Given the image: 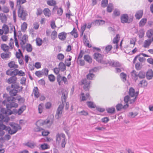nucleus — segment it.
Here are the masks:
<instances>
[{"label": "nucleus", "instance_id": "21", "mask_svg": "<svg viewBox=\"0 0 153 153\" xmlns=\"http://www.w3.org/2000/svg\"><path fill=\"white\" fill-rule=\"evenodd\" d=\"M26 109V106L25 105H22L18 110V115H20Z\"/></svg>", "mask_w": 153, "mask_h": 153}, {"label": "nucleus", "instance_id": "25", "mask_svg": "<svg viewBox=\"0 0 153 153\" xmlns=\"http://www.w3.org/2000/svg\"><path fill=\"white\" fill-rule=\"evenodd\" d=\"M69 58L68 59H67L65 60V63L66 64V65L68 67H70L71 65V61L72 59V57L69 55Z\"/></svg>", "mask_w": 153, "mask_h": 153}, {"label": "nucleus", "instance_id": "58", "mask_svg": "<svg viewBox=\"0 0 153 153\" xmlns=\"http://www.w3.org/2000/svg\"><path fill=\"white\" fill-rule=\"evenodd\" d=\"M1 56L3 59L5 58H10L9 54H8L7 53H2L1 54Z\"/></svg>", "mask_w": 153, "mask_h": 153}, {"label": "nucleus", "instance_id": "18", "mask_svg": "<svg viewBox=\"0 0 153 153\" xmlns=\"http://www.w3.org/2000/svg\"><path fill=\"white\" fill-rule=\"evenodd\" d=\"M67 95L68 92L66 91H65L64 92L62 93V96L61 97V100L62 103H63L64 102H65Z\"/></svg>", "mask_w": 153, "mask_h": 153}, {"label": "nucleus", "instance_id": "24", "mask_svg": "<svg viewBox=\"0 0 153 153\" xmlns=\"http://www.w3.org/2000/svg\"><path fill=\"white\" fill-rule=\"evenodd\" d=\"M69 33L72 35H74V37L75 38H77L78 36V34L75 27L74 28L73 30Z\"/></svg>", "mask_w": 153, "mask_h": 153}, {"label": "nucleus", "instance_id": "34", "mask_svg": "<svg viewBox=\"0 0 153 153\" xmlns=\"http://www.w3.org/2000/svg\"><path fill=\"white\" fill-rule=\"evenodd\" d=\"M47 3L48 5L50 6H54L56 4V1L54 0H48Z\"/></svg>", "mask_w": 153, "mask_h": 153}, {"label": "nucleus", "instance_id": "42", "mask_svg": "<svg viewBox=\"0 0 153 153\" xmlns=\"http://www.w3.org/2000/svg\"><path fill=\"white\" fill-rule=\"evenodd\" d=\"M17 69H15L13 71H11L10 72V74H8L10 75V76H14V77L17 78L16 77V76L17 75L16 74V73L17 72Z\"/></svg>", "mask_w": 153, "mask_h": 153}, {"label": "nucleus", "instance_id": "48", "mask_svg": "<svg viewBox=\"0 0 153 153\" xmlns=\"http://www.w3.org/2000/svg\"><path fill=\"white\" fill-rule=\"evenodd\" d=\"M16 36V32L15 31H14V41L15 43L16 46L18 48H19V45L18 44V40L17 39Z\"/></svg>", "mask_w": 153, "mask_h": 153}, {"label": "nucleus", "instance_id": "14", "mask_svg": "<svg viewBox=\"0 0 153 153\" xmlns=\"http://www.w3.org/2000/svg\"><path fill=\"white\" fill-rule=\"evenodd\" d=\"M66 66H67L66 64H65L63 62H61L58 65V68L61 71H64L66 69Z\"/></svg>", "mask_w": 153, "mask_h": 153}, {"label": "nucleus", "instance_id": "13", "mask_svg": "<svg viewBox=\"0 0 153 153\" xmlns=\"http://www.w3.org/2000/svg\"><path fill=\"white\" fill-rule=\"evenodd\" d=\"M17 79V78H16L14 77V76H11L8 79L7 82L9 84H15L16 83Z\"/></svg>", "mask_w": 153, "mask_h": 153}, {"label": "nucleus", "instance_id": "39", "mask_svg": "<svg viewBox=\"0 0 153 153\" xmlns=\"http://www.w3.org/2000/svg\"><path fill=\"white\" fill-rule=\"evenodd\" d=\"M2 29L5 31V34H6L8 33L9 31V28L7 25L4 24L2 27Z\"/></svg>", "mask_w": 153, "mask_h": 153}, {"label": "nucleus", "instance_id": "28", "mask_svg": "<svg viewBox=\"0 0 153 153\" xmlns=\"http://www.w3.org/2000/svg\"><path fill=\"white\" fill-rule=\"evenodd\" d=\"M106 111L108 113L111 114H114L115 112V108L114 107L108 108L106 109Z\"/></svg>", "mask_w": 153, "mask_h": 153}, {"label": "nucleus", "instance_id": "35", "mask_svg": "<svg viewBox=\"0 0 153 153\" xmlns=\"http://www.w3.org/2000/svg\"><path fill=\"white\" fill-rule=\"evenodd\" d=\"M136 95L135 96V97L134 98L132 99H131L130 98V99L129 100V104H133L136 101V99L137 98V96L139 94V91H137L136 92Z\"/></svg>", "mask_w": 153, "mask_h": 153}, {"label": "nucleus", "instance_id": "44", "mask_svg": "<svg viewBox=\"0 0 153 153\" xmlns=\"http://www.w3.org/2000/svg\"><path fill=\"white\" fill-rule=\"evenodd\" d=\"M152 42V41H151V39L146 40L145 41L144 47V48H146L148 46H149Z\"/></svg>", "mask_w": 153, "mask_h": 153}, {"label": "nucleus", "instance_id": "37", "mask_svg": "<svg viewBox=\"0 0 153 153\" xmlns=\"http://www.w3.org/2000/svg\"><path fill=\"white\" fill-rule=\"evenodd\" d=\"M50 11L49 9L48 8H45L43 10V13L44 15L46 16H48L49 17L50 16L51 13H50Z\"/></svg>", "mask_w": 153, "mask_h": 153}, {"label": "nucleus", "instance_id": "26", "mask_svg": "<svg viewBox=\"0 0 153 153\" xmlns=\"http://www.w3.org/2000/svg\"><path fill=\"white\" fill-rule=\"evenodd\" d=\"M1 49L5 52H7L9 49V47L6 44H2L1 45Z\"/></svg>", "mask_w": 153, "mask_h": 153}, {"label": "nucleus", "instance_id": "57", "mask_svg": "<svg viewBox=\"0 0 153 153\" xmlns=\"http://www.w3.org/2000/svg\"><path fill=\"white\" fill-rule=\"evenodd\" d=\"M108 4V0H102L101 1V6L103 7L107 6Z\"/></svg>", "mask_w": 153, "mask_h": 153}, {"label": "nucleus", "instance_id": "6", "mask_svg": "<svg viewBox=\"0 0 153 153\" xmlns=\"http://www.w3.org/2000/svg\"><path fill=\"white\" fill-rule=\"evenodd\" d=\"M3 97H5L6 99L4 100L2 102V104L4 105H5V104L7 102H10V101L15 102L16 100H17V97H15L14 96H8L7 94H4L3 95Z\"/></svg>", "mask_w": 153, "mask_h": 153}, {"label": "nucleus", "instance_id": "49", "mask_svg": "<svg viewBox=\"0 0 153 153\" xmlns=\"http://www.w3.org/2000/svg\"><path fill=\"white\" fill-rule=\"evenodd\" d=\"M131 75L134 78V79L135 82L138 79V76H136L135 75H137V72L134 70H133L131 73Z\"/></svg>", "mask_w": 153, "mask_h": 153}, {"label": "nucleus", "instance_id": "60", "mask_svg": "<svg viewBox=\"0 0 153 153\" xmlns=\"http://www.w3.org/2000/svg\"><path fill=\"white\" fill-rule=\"evenodd\" d=\"M57 58L59 60L62 61L64 58V56L62 53H59L57 55Z\"/></svg>", "mask_w": 153, "mask_h": 153}, {"label": "nucleus", "instance_id": "23", "mask_svg": "<svg viewBox=\"0 0 153 153\" xmlns=\"http://www.w3.org/2000/svg\"><path fill=\"white\" fill-rule=\"evenodd\" d=\"M84 59L88 62L91 63L92 62V59L88 55H85L84 56Z\"/></svg>", "mask_w": 153, "mask_h": 153}, {"label": "nucleus", "instance_id": "59", "mask_svg": "<svg viewBox=\"0 0 153 153\" xmlns=\"http://www.w3.org/2000/svg\"><path fill=\"white\" fill-rule=\"evenodd\" d=\"M16 74L20 76H24L25 75V73L22 70H19L17 69V72L16 73Z\"/></svg>", "mask_w": 153, "mask_h": 153}, {"label": "nucleus", "instance_id": "46", "mask_svg": "<svg viewBox=\"0 0 153 153\" xmlns=\"http://www.w3.org/2000/svg\"><path fill=\"white\" fill-rule=\"evenodd\" d=\"M95 76V75L91 72H89L86 76L87 78L89 80H91Z\"/></svg>", "mask_w": 153, "mask_h": 153}, {"label": "nucleus", "instance_id": "62", "mask_svg": "<svg viewBox=\"0 0 153 153\" xmlns=\"http://www.w3.org/2000/svg\"><path fill=\"white\" fill-rule=\"evenodd\" d=\"M43 104L41 103L39 104L38 106L39 112L40 114H41L42 112V110L43 109Z\"/></svg>", "mask_w": 153, "mask_h": 153}, {"label": "nucleus", "instance_id": "10", "mask_svg": "<svg viewBox=\"0 0 153 153\" xmlns=\"http://www.w3.org/2000/svg\"><path fill=\"white\" fill-rule=\"evenodd\" d=\"M105 23V22L104 20L97 19L91 22L93 25H96L97 24L99 25H102L103 24H104Z\"/></svg>", "mask_w": 153, "mask_h": 153}, {"label": "nucleus", "instance_id": "29", "mask_svg": "<svg viewBox=\"0 0 153 153\" xmlns=\"http://www.w3.org/2000/svg\"><path fill=\"white\" fill-rule=\"evenodd\" d=\"M147 21V19L145 18L142 19L139 23V27H143Z\"/></svg>", "mask_w": 153, "mask_h": 153}, {"label": "nucleus", "instance_id": "3", "mask_svg": "<svg viewBox=\"0 0 153 153\" xmlns=\"http://www.w3.org/2000/svg\"><path fill=\"white\" fill-rule=\"evenodd\" d=\"M28 14L27 11L24 10V8L23 7L20 6L19 7L18 10V16L21 18L22 20L25 21L26 20V17Z\"/></svg>", "mask_w": 153, "mask_h": 153}, {"label": "nucleus", "instance_id": "32", "mask_svg": "<svg viewBox=\"0 0 153 153\" xmlns=\"http://www.w3.org/2000/svg\"><path fill=\"white\" fill-rule=\"evenodd\" d=\"M114 8L113 4L112 3H109L107 7V11L109 13H111L112 11Z\"/></svg>", "mask_w": 153, "mask_h": 153}, {"label": "nucleus", "instance_id": "50", "mask_svg": "<svg viewBox=\"0 0 153 153\" xmlns=\"http://www.w3.org/2000/svg\"><path fill=\"white\" fill-rule=\"evenodd\" d=\"M19 53L17 52L16 54V56L17 58L19 59L21 57V56H23V54L22 53L21 50L20 49H18Z\"/></svg>", "mask_w": 153, "mask_h": 153}, {"label": "nucleus", "instance_id": "7", "mask_svg": "<svg viewBox=\"0 0 153 153\" xmlns=\"http://www.w3.org/2000/svg\"><path fill=\"white\" fill-rule=\"evenodd\" d=\"M91 82V81H88L85 78L82 79L81 85H84L83 86V89L86 91H88L90 88V84Z\"/></svg>", "mask_w": 153, "mask_h": 153}, {"label": "nucleus", "instance_id": "41", "mask_svg": "<svg viewBox=\"0 0 153 153\" xmlns=\"http://www.w3.org/2000/svg\"><path fill=\"white\" fill-rule=\"evenodd\" d=\"M27 28V24L25 22H24L21 25V30L25 32Z\"/></svg>", "mask_w": 153, "mask_h": 153}, {"label": "nucleus", "instance_id": "51", "mask_svg": "<svg viewBox=\"0 0 153 153\" xmlns=\"http://www.w3.org/2000/svg\"><path fill=\"white\" fill-rule=\"evenodd\" d=\"M10 89L11 88H13V89H18L20 87L19 85V84H12L11 85V86H10Z\"/></svg>", "mask_w": 153, "mask_h": 153}, {"label": "nucleus", "instance_id": "36", "mask_svg": "<svg viewBox=\"0 0 153 153\" xmlns=\"http://www.w3.org/2000/svg\"><path fill=\"white\" fill-rule=\"evenodd\" d=\"M25 47L27 51L28 52H31L32 50V47L31 45L28 43L26 45Z\"/></svg>", "mask_w": 153, "mask_h": 153}, {"label": "nucleus", "instance_id": "55", "mask_svg": "<svg viewBox=\"0 0 153 153\" xmlns=\"http://www.w3.org/2000/svg\"><path fill=\"white\" fill-rule=\"evenodd\" d=\"M62 112V110L59 109L58 110V109H57L56 114V117H57V119H59V117L61 116Z\"/></svg>", "mask_w": 153, "mask_h": 153}, {"label": "nucleus", "instance_id": "12", "mask_svg": "<svg viewBox=\"0 0 153 153\" xmlns=\"http://www.w3.org/2000/svg\"><path fill=\"white\" fill-rule=\"evenodd\" d=\"M67 37V33L65 32L59 33L58 35V38L62 41L64 40Z\"/></svg>", "mask_w": 153, "mask_h": 153}, {"label": "nucleus", "instance_id": "40", "mask_svg": "<svg viewBox=\"0 0 153 153\" xmlns=\"http://www.w3.org/2000/svg\"><path fill=\"white\" fill-rule=\"evenodd\" d=\"M36 43L37 46H40L42 43V40L39 38H37L36 40Z\"/></svg>", "mask_w": 153, "mask_h": 153}, {"label": "nucleus", "instance_id": "56", "mask_svg": "<svg viewBox=\"0 0 153 153\" xmlns=\"http://www.w3.org/2000/svg\"><path fill=\"white\" fill-rule=\"evenodd\" d=\"M120 76L121 78L123 79V81H126V75L124 72H122L120 74Z\"/></svg>", "mask_w": 153, "mask_h": 153}, {"label": "nucleus", "instance_id": "33", "mask_svg": "<svg viewBox=\"0 0 153 153\" xmlns=\"http://www.w3.org/2000/svg\"><path fill=\"white\" fill-rule=\"evenodd\" d=\"M57 33L55 30L53 31L51 35V39L53 40H54L57 37Z\"/></svg>", "mask_w": 153, "mask_h": 153}, {"label": "nucleus", "instance_id": "8", "mask_svg": "<svg viewBox=\"0 0 153 153\" xmlns=\"http://www.w3.org/2000/svg\"><path fill=\"white\" fill-rule=\"evenodd\" d=\"M8 103H6L5 105L8 106L9 109H11L12 108H17L18 106V104L15 102L10 101L7 102Z\"/></svg>", "mask_w": 153, "mask_h": 153}, {"label": "nucleus", "instance_id": "45", "mask_svg": "<svg viewBox=\"0 0 153 153\" xmlns=\"http://www.w3.org/2000/svg\"><path fill=\"white\" fill-rule=\"evenodd\" d=\"M36 125L37 126V127L35 128H34V131L36 132H38L40 131L41 130H45V129L42 128H41L36 123H35Z\"/></svg>", "mask_w": 153, "mask_h": 153}, {"label": "nucleus", "instance_id": "52", "mask_svg": "<svg viewBox=\"0 0 153 153\" xmlns=\"http://www.w3.org/2000/svg\"><path fill=\"white\" fill-rule=\"evenodd\" d=\"M27 2L26 0H17V5L20 7L21 6V4H23Z\"/></svg>", "mask_w": 153, "mask_h": 153}, {"label": "nucleus", "instance_id": "1", "mask_svg": "<svg viewBox=\"0 0 153 153\" xmlns=\"http://www.w3.org/2000/svg\"><path fill=\"white\" fill-rule=\"evenodd\" d=\"M6 105V109L5 108H2V105H0L1 113L0 114V125L3 124L4 122L7 123L10 120V118L8 115L9 109L8 106Z\"/></svg>", "mask_w": 153, "mask_h": 153}, {"label": "nucleus", "instance_id": "19", "mask_svg": "<svg viewBox=\"0 0 153 153\" xmlns=\"http://www.w3.org/2000/svg\"><path fill=\"white\" fill-rule=\"evenodd\" d=\"M6 90L7 92H9L10 96H16V94H14L15 92V91H13L14 90V89H10V86H8L6 87Z\"/></svg>", "mask_w": 153, "mask_h": 153}, {"label": "nucleus", "instance_id": "54", "mask_svg": "<svg viewBox=\"0 0 153 153\" xmlns=\"http://www.w3.org/2000/svg\"><path fill=\"white\" fill-rule=\"evenodd\" d=\"M48 77L49 81L51 82H53L55 80V77L53 74L49 75Z\"/></svg>", "mask_w": 153, "mask_h": 153}, {"label": "nucleus", "instance_id": "47", "mask_svg": "<svg viewBox=\"0 0 153 153\" xmlns=\"http://www.w3.org/2000/svg\"><path fill=\"white\" fill-rule=\"evenodd\" d=\"M40 147L42 150H44L49 149L50 146L47 144L44 143L41 145Z\"/></svg>", "mask_w": 153, "mask_h": 153}, {"label": "nucleus", "instance_id": "64", "mask_svg": "<svg viewBox=\"0 0 153 153\" xmlns=\"http://www.w3.org/2000/svg\"><path fill=\"white\" fill-rule=\"evenodd\" d=\"M19 104L24 103L25 102V99L24 97L19 98L17 99Z\"/></svg>", "mask_w": 153, "mask_h": 153}, {"label": "nucleus", "instance_id": "31", "mask_svg": "<svg viewBox=\"0 0 153 153\" xmlns=\"http://www.w3.org/2000/svg\"><path fill=\"white\" fill-rule=\"evenodd\" d=\"M120 36L119 34H117L115 37H114L113 41L114 44H117L120 40Z\"/></svg>", "mask_w": 153, "mask_h": 153}, {"label": "nucleus", "instance_id": "5", "mask_svg": "<svg viewBox=\"0 0 153 153\" xmlns=\"http://www.w3.org/2000/svg\"><path fill=\"white\" fill-rule=\"evenodd\" d=\"M94 58L98 63L103 64H106V60L103 59L104 55H102L99 53H94Z\"/></svg>", "mask_w": 153, "mask_h": 153}, {"label": "nucleus", "instance_id": "43", "mask_svg": "<svg viewBox=\"0 0 153 153\" xmlns=\"http://www.w3.org/2000/svg\"><path fill=\"white\" fill-rule=\"evenodd\" d=\"M2 12L4 13H8L9 12V7L6 6H4L2 7Z\"/></svg>", "mask_w": 153, "mask_h": 153}, {"label": "nucleus", "instance_id": "22", "mask_svg": "<svg viewBox=\"0 0 153 153\" xmlns=\"http://www.w3.org/2000/svg\"><path fill=\"white\" fill-rule=\"evenodd\" d=\"M33 93L34 94V96L36 98H38L39 96V89L37 87H35L34 88L33 91Z\"/></svg>", "mask_w": 153, "mask_h": 153}, {"label": "nucleus", "instance_id": "11", "mask_svg": "<svg viewBox=\"0 0 153 153\" xmlns=\"http://www.w3.org/2000/svg\"><path fill=\"white\" fill-rule=\"evenodd\" d=\"M7 17L6 15L3 13H0V20L2 23H5L7 20Z\"/></svg>", "mask_w": 153, "mask_h": 153}, {"label": "nucleus", "instance_id": "61", "mask_svg": "<svg viewBox=\"0 0 153 153\" xmlns=\"http://www.w3.org/2000/svg\"><path fill=\"white\" fill-rule=\"evenodd\" d=\"M113 13L115 16H119L120 14V11L117 9H115L114 10Z\"/></svg>", "mask_w": 153, "mask_h": 153}, {"label": "nucleus", "instance_id": "2", "mask_svg": "<svg viewBox=\"0 0 153 153\" xmlns=\"http://www.w3.org/2000/svg\"><path fill=\"white\" fill-rule=\"evenodd\" d=\"M1 123L2 125L1 126L3 127V129L8 131V133L10 134H14L18 131V127L15 125V124H16L15 123L12 122L9 123L10 125L14 130H12L10 127L6 126L2 123Z\"/></svg>", "mask_w": 153, "mask_h": 153}, {"label": "nucleus", "instance_id": "53", "mask_svg": "<svg viewBox=\"0 0 153 153\" xmlns=\"http://www.w3.org/2000/svg\"><path fill=\"white\" fill-rule=\"evenodd\" d=\"M139 36L140 38H143L144 35L145 34V31L143 29H140L139 30Z\"/></svg>", "mask_w": 153, "mask_h": 153}, {"label": "nucleus", "instance_id": "38", "mask_svg": "<svg viewBox=\"0 0 153 153\" xmlns=\"http://www.w3.org/2000/svg\"><path fill=\"white\" fill-rule=\"evenodd\" d=\"M153 35V29H151L148 30L146 33V36L149 38H150Z\"/></svg>", "mask_w": 153, "mask_h": 153}, {"label": "nucleus", "instance_id": "27", "mask_svg": "<svg viewBox=\"0 0 153 153\" xmlns=\"http://www.w3.org/2000/svg\"><path fill=\"white\" fill-rule=\"evenodd\" d=\"M8 110L9 111V112H8V115H10L12 114H18V110L14 108L13 109V110H11V109H8Z\"/></svg>", "mask_w": 153, "mask_h": 153}, {"label": "nucleus", "instance_id": "63", "mask_svg": "<svg viewBox=\"0 0 153 153\" xmlns=\"http://www.w3.org/2000/svg\"><path fill=\"white\" fill-rule=\"evenodd\" d=\"M116 107L117 111H120L122 109V104L118 103L116 105Z\"/></svg>", "mask_w": 153, "mask_h": 153}, {"label": "nucleus", "instance_id": "20", "mask_svg": "<svg viewBox=\"0 0 153 153\" xmlns=\"http://www.w3.org/2000/svg\"><path fill=\"white\" fill-rule=\"evenodd\" d=\"M86 104L88 106L91 108H95L96 107L95 104L92 101H87L86 102Z\"/></svg>", "mask_w": 153, "mask_h": 153}, {"label": "nucleus", "instance_id": "17", "mask_svg": "<svg viewBox=\"0 0 153 153\" xmlns=\"http://www.w3.org/2000/svg\"><path fill=\"white\" fill-rule=\"evenodd\" d=\"M143 14V10H140L137 11L135 15L136 19H140L142 17Z\"/></svg>", "mask_w": 153, "mask_h": 153}, {"label": "nucleus", "instance_id": "15", "mask_svg": "<svg viewBox=\"0 0 153 153\" xmlns=\"http://www.w3.org/2000/svg\"><path fill=\"white\" fill-rule=\"evenodd\" d=\"M136 92H135L134 89L132 87H130L129 88L128 94L129 96L131 97H133L136 95Z\"/></svg>", "mask_w": 153, "mask_h": 153}, {"label": "nucleus", "instance_id": "4", "mask_svg": "<svg viewBox=\"0 0 153 153\" xmlns=\"http://www.w3.org/2000/svg\"><path fill=\"white\" fill-rule=\"evenodd\" d=\"M121 22L123 24L128 23V24L131 22L133 21L132 17L129 18L127 14L125 13L121 15L120 16Z\"/></svg>", "mask_w": 153, "mask_h": 153}, {"label": "nucleus", "instance_id": "16", "mask_svg": "<svg viewBox=\"0 0 153 153\" xmlns=\"http://www.w3.org/2000/svg\"><path fill=\"white\" fill-rule=\"evenodd\" d=\"M136 76H138L140 79L144 78L146 76V73L143 71H140L137 75H135Z\"/></svg>", "mask_w": 153, "mask_h": 153}, {"label": "nucleus", "instance_id": "30", "mask_svg": "<svg viewBox=\"0 0 153 153\" xmlns=\"http://www.w3.org/2000/svg\"><path fill=\"white\" fill-rule=\"evenodd\" d=\"M23 145L24 146H27L31 149H33L34 147L35 146V144L34 143H29V142H27L26 143H23Z\"/></svg>", "mask_w": 153, "mask_h": 153}, {"label": "nucleus", "instance_id": "9", "mask_svg": "<svg viewBox=\"0 0 153 153\" xmlns=\"http://www.w3.org/2000/svg\"><path fill=\"white\" fill-rule=\"evenodd\" d=\"M146 78L148 80L152 79L153 77V71L152 69H149L146 74Z\"/></svg>", "mask_w": 153, "mask_h": 153}]
</instances>
